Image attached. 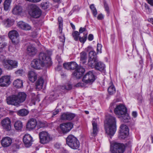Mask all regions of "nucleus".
<instances>
[{
	"label": "nucleus",
	"mask_w": 153,
	"mask_h": 153,
	"mask_svg": "<svg viewBox=\"0 0 153 153\" xmlns=\"http://www.w3.org/2000/svg\"><path fill=\"white\" fill-rule=\"evenodd\" d=\"M52 62L50 57L46 54L41 53L39 55V59H34L31 62L32 67L36 69H40L42 67H48L51 65Z\"/></svg>",
	"instance_id": "nucleus-1"
},
{
	"label": "nucleus",
	"mask_w": 153,
	"mask_h": 153,
	"mask_svg": "<svg viewBox=\"0 0 153 153\" xmlns=\"http://www.w3.org/2000/svg\"><path fill=\"white\" fill-rule=\"evenodd\" d=\"M27 95L23 92H19L16 95H13L7 97V102L8 104L19 106L26 100Z\"/></svg>",
	"instance_id": "nucleus-2"
},
{
	"label": "nucleus",
	"mask_w": 153,
	"mask_h": 153,
	"mask_svg": "<svg viewBox=\"0 0 153 153\" xmlns=\"http://www.w3.org/2000/svg\"><path fill=\"white\" fill-rule=\"evenodd\" d=\"M105 128L106 133L113 136L116 130V120L115 117L110 116L105 122Z\"/></svg>",
	"instance_id": "nucleus-3"
},
{
	"label": "nucleus",
	"mask_w": 153,
	"mask_h": 153,
	"mask_svg": "<svg viewBox=\"0 0 153 153\" xmlns=\"http://www.w3.org/2000/svg\"><path fill=\"white\" fill-rule=\"evenodd\" d=\"M125 146L122 143L115 141L110 142V151L111 153H123Z\"/></svg>",
	"instance_id": "nucleus-4"
},
{
	"label": "nucleus",
	"mask_w": 153,
	"mask_h": 153,
	"mask_svg": "<svg viewBox=\"0 0 153 153\" xmlns=\"http://www.w3.org/2000/svg\"><path fill=\"white\" fill-rule=\"evenodd\" d=\"M67 144L71 148L75 149L79 148V143L77 139L72 135H69L66 139Z\"/></svg>",
	"instance_id": "nucleus-5"
},
{
	"label": "nucleus",
	"mask_w": 153,
	"mask_h": 153,
	"mask_svg": "<svg viewBox=\"0 0 153 153\" xmlns=\"http://www.w3.org/2000/svg\"><path fill=\"white\" fill-rule=\"evenodd\" d=\"M29 10L30 15L35 18H38L42 14V11L36 4H32L29 5Z\"/></svg>",
	"instance_id": "nucleus-6"
},
{
	"label": "nucleus",
	"mask_w": 153,
	"mask_h": 153,
	"mask_svg": "<svg viewBox=\"0 0 153 153\" xmlns=\"http://www.w3.org/2000/svg\"><path fill=\"white\" fill-rule=\"evenodd\" d=\"M40 142L43 144L49 143L52 139V137L47 132L42 131L39 134Z\"/></svg>",
	"instance_id": "nucleus-7"
},
{
	"label": "nucleus",
	"mask_w": 153,
	"mask_h": 153,
	"mask_svg": "<svg viewBox=\"0 0 153 153\" xmlns=\"http://www.w3.org/2000/svg\"><path fill=\"white\" fill-rule=\"evenodd\" d=\"M4 66L7 70H12L17 67L18 62L15 60H6L4 61Z\"/></svg>",
	"instance_id": "nucleus-8"
},
{
	"label": "nucleus",
	"mask_w": 153,
	"mask_h": 153,
	"mask_svg": "<svg viewBox=\"0 0 153 153\" xmlns=\"http://www.w3.org/2000/svg\"><path fill=\"white\" fill-rule=\"evenodd\" d=\"M95 80V76L93 72L91 71H89L84 76L82 80L86 83H90L93 82Z\"/></svg>",
	"instance_id": "nucleus-9"
},
{
	"label": "nucleus",
	"mask_w": 153,
	"mask_h": 153,
	"mask_svg": "<svg viewBox=\"0 0 153 153\" xmlns=\"http://www.w3.org/2000/svg\"><path fill=\"white\" fill-rule=\"evenodd\" d=\"M8 36L14 45L18 44L19 42L17 37L19 36L18 32L15 30L10 31L8 33Z\"/></svg>",
	"instance_id": "nucleus-10"
},
{
	"label": "nucleus",
	"mask_w": 153,
	"mask_h": 153,
	"mask_svg": "<svg viewBox=\"0 0 153 153\" xmlns=\"http://www.w3.org/2000/svg\"><path fill=\"white\" fill-rule=\"evenodd\" d=\"M60 128L63 133H66L70 131L73 128V125L71 122H68L61 124Z\"/></svg>",
	"instance_id": "nucleus-11"
},
{
	"label": "nucleus",
	"mask_w": 153,
	"mask_h": 153,
	"mask_svg": "<svg viewBox=\"0 0 153 153\" xmlns=\"http://www.w3.org/2000/svg\"><path fill=\"white\" fill-rule=\"evenodd\" d=\"M126 112H127V108L124 105L122 104L117 105L114 110V112L115 114L120 116L124 114Z\"/></svg>",
	"instance_id": "nucleus-12"
},
{
	"label": "nucleus",
	"mask_w": 153,
	"mask_h": 153,
	"mask_svg": "<svg viewBox=\"0 0 153 153\" xmlns=\"http://www.w3.org/2000/svg\"><path fill=\"white\" fill-rule=\"evenodd\" d=\"M10 76L7 75L2 76L0 78V86L2 87H7L10 83Z\"/></svg>",
	"instance_id": "nucleus-13"
},
{
	"label": "nucleus",
	"mask_w": 153,
	"mask_h": 153,
	"mask_svg": "<svg viewBox=\"0 0 153 153\" xmlns=\"http://www.w3.org/2000/svg\"><path fill=\"white\" fill-rule=\"evenodd\" d=\"M12 142V139L9 137H4L1 140V145L4 148L10 146Z\"/></svg>",
	"instance_id": "nucleus-14"
},
{
	"label": "nucleus",
	"mask_w": 153,
	"mask_h": 153,
	"mask_svg": "<svg viewBox=\"0 0 153 153\" xmlns=\"http://www.w3.org/2000/svg\"><path fill=\"white\" fill-rule=\"evenodd\" d=\"M11 121L8 118H6L1 121L2 126L4 129L6 131H10L11 129Z\"/></svg>",
	"instance_id": "nucleus-15"
},
{
	"label": "nucleus",
	"mask_w": 153,
	"mask_h": 153,
	"mask_svg": "<svg viewBox=\"0 0 153 153\" xmlns=\"http://www.w3.org/2000/svg\"><path fill=\"white\" fill-rule=\"evenodd\" d=\"M120 136L121 138L124 139L128 135L129 129L128 127L125 125H122L120 126Z\"/></svg>",
	"instance_id": "nucleus-16"
},
{
	"label": "nucleus",
	"mask_w": 153,
	"mask_h": 153,
	"mask_svg": "<svg viewBox=\"0 0 153 153\" xmlns=\"http://www.w3.org/2000/svg\"><path fill=\"white\" fill-rule=\"evenodd\" d=\"M76 116V114L72 113H63L61 116V119L63 120H71Z\"/></svg>",
	"instance_id": "nucleus-17"
},
{
	"label": "nucleus",
	"mask_w": 153,
	"mask_h": 153,
	"mask_svg": "<svg viewBox=\"0 0 153 153\" xmlns=\"http://www.w3.org/2000/svg\"><path fill=\"white\" fill-rule=\"evenodd\" d=\"M85 71V69L82 67H79L75 70L73 75L77 79H79Z\"/></svg>",
	"instance_id": "nucleus-18"
},
{
	"label": "nucleus",
	"mask_w": 153,
	"mask_h": 153,
	"mask_svg": "<svg viewBox=\"0 0 153 153\" xmlns=\"http://www.w3.org/2000/svg\"><path fill=\"white\" fill-rule=\"evenodd\" d=\"M105 64L101 62H97L95 63V68L100 71H104L105 69Z\"/></svg>",
	"instance_id": "nucleus-19"
},
{
	"label": "nucleus",
	"mask_w": 153,
	"mask_h": 153,
	"mask_svg": "<svg viewBox=\"0 0 153 153\" xmlns=\"http://www.w3.org/2000/svg\"><path fill=\"white\" fill-rule=\"evenodd\" d=\"M18 27L23 30H29L28 25L22 21L19 22L17 24Z\"/></svg>",
	"instance_id": "nucleus-20"
},
{
	"label": "nucleus",
	"mask_w": 153,
	"mask_h": 153,
	"mask_svg": "<svg viewBox=\"0 0 153 153\" xmlns=\"http://www.w3.org/2000/svg\"><path fill=\"white\" fill-rule=\"evenodd\" d=\"M22 7L19 5L15 6L12 10V13L14 15H19L22 12Z\"/></svg>",
	"instance_id": "nucleus-21"
},
{
	"label": "nucleus",
	"mask_w": 153,
	"mask_h": 153,
	"mask_svg": "<svg viewBox=\"0 0 153 153\" xmlns=\"http://www.w3.org/2000/svg\"><path fill=\"white\" fill-rule=\"evenodd\" d=\"M44 81L43 79L40 78L39 79L36 83V88L38 90L41 89L43 86Z\"/></svg>",
	"instance_id": "nucleus-22"
},
{
	"label": "nucleus",
	"mask_w": 153,
	"mask_h": 153,
	"mask_svg": "<svg viewBox=\"0 0 153 153\" xmlns=\"http://www.w3.org/2000/svg\"><path fill=\"white\" fill-rule=\"evenodd\" d=\"M93 126L92 132L91 133L92 136L95 137L97 135L98 131V128L97 127V123L94 121H93L92 123Z\"/></svg>",
	"instance_id": "nucleus-23"
},
{
	"label": "nucleus",
	"mask_w": 153,
	"mask_h": 153,
	"mask_svg": "<svg viewBox=\"0 0 153 153\" xmlns=\"http://www.w3.org/2000/svg\"><path fill=\"white\" fill-rule=\"evenodd\" d=\"M2 22L3 24L6 27H9L13 25L14 22L13 20L9 19H5Z\"/></svg>",
	"instance_id": "nucleus-24"
},
{
	"label": "nucleus",
	"mask_w": 153,
	"mask_h": 153,
	"mask_svg": "<svg viewBox=\"0 0 153 153\" xmlns=\"http://www.w3.org/2000/svg\"><path fill=\"white\" fill-rule=\"evenodd\" d=\"M61 90L64 91L70 90L72 88V85L70 84L61 85L60 86Z\"/></svg>",
	"instance_id": "nucleus-25"
},
{
	"label": "nucleus",
	"mask_w": 153,
	"mask_h": 153,
	"mask_svg": "<svg viewBox=\"0 0 153 153\" xmlns=\"http://www.w3.org/2000/svg\"><path fill=\"white\" fill-rule=\"evenodd\" d=\"M37 78L36 74L34 72L31 71L29 72V81L33 82L36 81Z\"/></svg>",
	"instance_id": "nucleus-26"
},
{
	"label": "nucleus",
	"mask_w": 153,
	"mask_h": 153,
	"mask_svg": "<svg viewBox=\"0 0 153 153\" xmlns=\"http://www.w3.org/2000/svg\"><path fill=\"white\" fill-rule=\"evenodd\" d=\"M14 126L16 130L21 131L23 127L22 123L20 121L17 120L14 123Z\"/></svg>",
	"instance_id": "nucleus-27"
},
{
	"label": "nucleus",
	"mask_w": 153,
	"mask_h": 153,
	"mask_svg": "<svg viewBox=\"0 0 153 153\" xmlns=\"http://www.w3.org/2000/svg\"><path fill=\"white\" fill-rule=\"evenodd\" d=\"M23 82L20 79H18L15 80L13 82V85L16 88H21L23 86Z\"/></svg>",
	"instance_id": "nucleus-28"
},
{
	"label": "nucleus",
	"mask_w": 153,
	"mask_h": 153,
	"mask_svg": "<svg viewBox=\"0 0 153 153\" xmlns=\"http://www.w3.org/2000/svg\"><path fill=\"white\" fill-rule=\"evenodd\" d=\"M37 125L36 120L34 119H31L29 120V130L34 129Z\"/></svg>",
	"instance_id": "nucleus-29"
},
{
	"label": "nucleus",
	"mask_w": 153,
	"mask_h": 153,
	"mask_svg": "<svg viewBox=\"0 0 153 153\" xmlns=\"http://www.w3.org/2000/svg\"><path fill=\"white\" fill-rule=\"evenodd\" d=\"M110 84V85L109 86L108 89V93L110 95H113L115 93L116 90L114 85L111 82Z\"/></svg>",
	"instance_id": "nucleus-30"
},
{
	"label": "nucleus",
	"mask_w": 153,
	"mask_h": 153,
	"mask_svg": "<svg viewBox=\"0 0 153 153\" xmlns=\"http://www.w3.org/2000/svg\"><path fill=\"white\" fill-rule=\"evenodd\" d=\"M119 117L120 118L121 120L124 122H128V120L130 119V117L128 114L127 113V112L124 114L121 115Z\"/></svg>",
	"instance_id": "nucleus-31"
},
{
	"label": "nucleus",
	"mask_w": 153,
	"mask_h": 153,
	"mask_svg": "<svg viewBox=\"0 0 153 153\" xmlns=\"http://www.w3.org/2000/svg\"><path fill=\"white\" fill-rule=\"evenodd\" d=\"M97 62V59H89L88 64L89 66L93 68L94 67L95 68V63Z\"/></svg>",
	"instance_id": "nucleus-32"
},
{
	"label": "nucleus",
	"mask_w": 153,
	"mask_h": 153,
	"mask_svg": "<svg viewBox=\"0 0 153 153\" xmlns=\"http://www.w3.org/2000/svg\"><path fill=\"white\" fill-rule=\"evenodd\" d=\"M87 58L86 54L85 52H82L80 53V61L82 64H84L86 63Z\"/></svg>",
	"instance_id": "nucleus-33"
},
{
	"label": "nucleus",
	"mask_w": 153,
	"mask_h": 153,
	"mask_svg": "<svg viewBox=\"0 0 153 153\" xmlns=\"http://www.w3.org/2000/svg\"><path fill=\"white\" fill-rule=\"evenodd\" d=\"M29 134H25L23 138V142L25 146L27 147H29Z\"/></svg>",
	"instance_id": "nucleus-34"
},
{
	"label": "nucleus",
	"mask_w": 153,
	"mask_h": 153,
	"mask_svg": "<svg viewBox=\"0 0 153 153\" xmlns=\"http://www.w3.org/2000/svg\"><path fill=\"white\" fill-rule=\"evenodd\" d=\"M37 52V50L34 47L29 48V56H33L35 55Z\"/></svg>",
	"instance_id": "nucleus-35"
},
{
	"label": "nucleus",
	"mask_w": 153,
	"mask_h": 153,
	"mask_svg": "<svg viewBox=\"0 0 153 153\" xmlns=\"http://www.w3.org/2000/svg\"><path fill=\"white\" fill-rule=\"evenodd\" d=\"M17 114L20 116H25L27 114L28 111L26 109H23L18 111H17Z\"/></svg>",
	"instance_id": "nucleus-36"
},
{
	"label": "nucleus",
	"mask_w": 153,
	"mask_h": 153,
	"mask_svg": "<svg viewBox=\"0 0 153 153\" xmlns=\"http://www.w3.org/2000/svg\"><path fill=\"white\" fill-rule=\"evenodd\" d=\"M90 7L91 10L94 16V17H96L97 13V10L94 6V4H91L90 6Z\"/></svg>",
	"instance_id": "nucleus-37"
},
{
	"label": "nucleus",
	"mask_w": 153,
	"mask_h": 153,
	"mask_svg": "<svg viewBox=\"0 0 153 153\" xmlns=\"http://www.w3.org/2000/svg\"><path fill=\"white\" fill-rule=\"evenodd\" d=\"M89 59H97L96 56V53L94 51H91L89 52Z\"/></svg>",
	"instance_id": "nucleus-38"
},
{
	"label": "nucleus",
	"mask_w": 153,
	"mask_h": 153,
	"mask_svg": "<svg viewBox=\"0 0 153 153\" xmlns=\"http://www.w3.org/2000/svg\"><path fill=\"white\" fill-rule=\"evenodd\" d=\"M79 66L77 65L76 63L74 62H70V70H73L74 69H76Z\"/></svg>",
	"instance_id": "nucleus-39"
},
{
	"label": "nucleus",
	"mask_w": 153,
	"mask_h": 153,
	"mask_svg": "<svg viewBox=\"0 0 153 153\" xmlns=\"http://www.w3.org/2000/svg\"><path fill=\"white\" fill-rule=\"evenodd\" d=\"M25 71L22 69H19L15 72V74L17 76H22L24 74Z\"/></svg>",
	"instance_id": "nucleus-40"
},
{
	"label": "nucleus",
	"mask_w": 153,
	"mask_h": 153,
	"mask_svg": "<svg viewBox=\"0 0 153 153\" xmlns=\"http://www.w3.org/2000/svg\"><path fill=\"white\" fill-rule=\"evenodd\" d=\"M79 34L78 32L77 31H74L72 33V35L75 41H77L78 40V37Z\"/></svg>",
	"instance_id": "nucleus-41"
},
{
	"label": "nucleus",
	"mask_w": 153,
	"mask_h": 153,
	"mask_svg": "<svg viewBox=\"0 0 153 153\" xmlns=\"http://www.w3.org/2000/svg\"><path fill=\"white\" fill-rule=\"evenodd\" d=\"M11 2H9L8 1H4V8L5 10H8Z\"/></svg>",
	"instance_id": "nucleus-42"
},
{
	"label": "nucleus",
	"mask_w": 153,
	"mask_h": 153,
	"mask_svg": "<svg viewBox=\"0 0 153 153\" xmlns=\"http://www.w3.org/2000/svg\"><path fill=\"white\" fill-rule=\"evenodd\" d=\"M41 6L42 8L44 10L46 9L49 7L48 4L46 2H42L41 3Z\"/></svg>",
	"instance_id": "nucleus-43"
},
{
	"label": "nucleus",
	"mask_w": 153,
	"mask_h": 153,
	"mask_svg": "<svg viewBox=\"0 0 153 153\" xmlns=\"http://www.w3.org/2000/svg\"><path fill=\"white\" fill-rule=\"evenodd\" d=\"M58 21L59 27L60 29H62L63 26V20L62 17H59L58 18Z\"/></svg>",
	"instance_id": "nucleus-44"
},
{
	"label": "nucleus",
	"mask_w": 153,
	"mask_h": 153,
	"mask_svg": "<svg viewBox=\"0 0 153 153\" xmlns=\"http://www.w3.org/2000/svg\"><path fill=\"white\" fill-rule=\"evenodd\" d=\"M104 7L105 10L107 12V16H109V8L108 5L106 2L104 3Z\"/></svg>",
	"instance_id": "nucleus-45"
},
{
	"label": "nucleus",
	"mask_w": 153,
	"mask_h": 153,
	"mask_svg": "<svg viewBox=\"0 0 153 153\" xmlns=\"http://www.w3.org/2000/svg\"><path fill=\"white\" fill-rule=\"evenodd\" d=\"M87 36V34H85L84 37H80L79 38V41H80V42H81L84 43L86 40Z\"/></svg>",
	"instance_id": "nucleus-46"
},
{
	"label": "nucleus",
	"mask_w": 153,
	"mask_h": 153,
	"mask_svg": "<svg viewBox=\"0 0 153 153\" xmlns=\"http://www.w3.org/2000/svg\"><path fill=\"white\" fill-rule=\"evenodd\" d=\"M64 68L68 70H70V62H67L64 63L63 65Z\"/></svg>",
	"instance_id": "nucleus-47"
},
{
	"label": "nucleus",
	"mask_w": 153,
	"mask_h": 153,
	"mask_svg": "<svg viewBox=\"0 0 153 153\" xmlns=\"http://www.w3.org/2000/svg\"><path fill=\"white\" fill-rule=\"evenodd\" d=\"M7 45V44L5 43H2V39L0 37V49L2 48Z\"/></svg>",
	"instance_id": "nucleus-48"
},
{
	"label": "nucleus",
	"mask_w": 153,
	"mask_h": 153,
	"mask_svg": "<svg viewBox=\"0 0 153 153\" xmlns=\"http://www.w3.org/2000/svg\"><path fill=\"white\" fill-rule=\"evenodd\" d=\"M102 45L98 43L97 45V53H98L99 52L101 53V48H102Z\"/></svg>",
	"instance_id": "nucleus-49"
},
{
	"label": "nucleus",
	"mask_w": 153,
	"mask_h": 153,
	"mask_svg": "<svg viewBox=\"0 0 153 153\" xmlns=\"http://www.w3.org/2000/svg\"><path fill=\"white\" fill-rule=\"evenodd\" d=\"M59 112V110L58 109H55L54 111H53L52 113V117H53L57 114Z\"/></svg>",
	"instance_id": "nucleus-50"
},
{
	"label": "nucleus",
	"mask_w": 153,
	"mask_h": 153,
	"mask_svg": "<svg viewBox=\"0 0 153 153\" xmlns=\"http://www.w3.org/2000/svg\"><path fill=\"white\" fill-rule=\"evenodd\" d=\"M104 16L101 13L99 14L97 17V19L98 20H102Z\"/></svg>",
	"instance_id": "nucleus-51"
},
{
	"label": "nucleus",
	"mask_w": 153,
	"mask_h": 153,
	"mask_svg": "<svg viewBox=\"0 0 153 153\" xmlns=\"http://www.w3.org/2000/svg\"><path fill=\"white\" fill-rule=\"evenodd\" d=\"M37 35V33L36 32H33L31 34V36L33 38H36Z\"/></svg>",
	"instance_id": "nucleus-52"
},
{
	"label": "nucleus",
	"mask_w": 153,
	"mask_h": 153,
	"mask_svg": "<svg viewBox=\"0 0 153 153\" xmlns=\"http://www.w3.org/2000/svg\"><path fill=\"white\" fill-rule=\"evenodd\" d=\"M94 36L92 34H90L89 35L88 39L89 41H92L93 39Z\"/></svg>",
	"instance_id": "nucleus-53"
},
{
	"label": "nucleus",
	"mask_w": 153,
	"mask_h": 153,
	"mask_svg": "<svg viewBox=\"0 0 153 153\" xmlns=\"http://www.w3.org/2000/svg\"><path fill=\"white\" fill-rule=\"evenodd\" d=\"M83 86V84L81 82H79L77 83L76 85V87H82Z\"/></svg>",
	"instance_id": "nucleus-54"
},
{
	"label": "nucleus",
	"mask_w": 153,
	"mask_h": 153,
	"mask_svg": "<svg viewBox=\"0 0 153 153\" xmlns=\"http://www.w3.org/2000/svg\"><path fill=\"white\" fill-rule=\"evenodd\" d=\"M86 30V29L85 28L80 27L79 30V32L80 33H82Z\"/></svg>",
	"instance_id": "nucleus-55"
},
{
	"label": "nucleus",
	"mask_w": 153,
	"mask_h": 153,
	"mask_svg": "<svg viewBox=\"0 0 153 153\" xmlns=\"http://www.w3.org/2000/svg\"><path fill=\"white\" fill-rule=\"evenodd\" d=\"M59 37L60 41L63 43H64L65 41V37L64 36H62V37L60 36Z\"/></svg>",
	"instance_id": "nucleus-56"
},
{
	"label": "nucleus",
	"mask_w": 153,
	"mask_h": 153,
	"mask_svg": "<svg viewBox=\"0 0 153 153\" xmlns=\"http://www.w3.org/2000/svg\"><path fill=\"white\" fill-rule=\"evenodd\" d=\"M148 3L151 5H153V0H146Z\"/></svg>",
	"instance_id": "nucleus-57"
},
{
	"label": "nucleus",
	"mask_w": 153,
	"mask_h": 153,
	"mask_svg": "<svg viewBox=\"0 0 153 153\" xmlns=\"http://www.w3.org/2000/svg\"><path fill=\"white\" fill-rule=\"evenodd\" d=\"M132 115L134 117H136L137 116V113L136 111H133L132 113Z\"/></svg>",
	"instance_id": "nucleus-58"
},
{
	"label": "nucleus",
	"mask_w": 153,
	"mask_h": 153,
	"mask_svg": "<svg viewBox=\"0 0 153 153\" xmlns=\"http://www.w3.org/2000/svg\"><path fill=\"white\" fill-rule=\"evenodd\" d=\"M29 139L30 140V142L29 141V146H30V144L31 143L33 142V140L32 137L29 135Z\"/></svg>",
	"instance_id": "nucleus-59"
},
{
	"label": "nucleus",
	"mask_w": 153,
	"mask_h": 153,
	"mask_svg": "<svg viewBox=\"0 0 153 153\" xmlns=\"http://www.w3.org/2000/svg\"><path fill=\"white\" fill-rule=\"evenodd\" d=\"M54 146H55V147L57 149H59L60 147V145L59 144H58V143L56 144H55V145H54Z\"/></svg>",
	"instance_id": "nucleus-60"
},
{
	"label": "nucleus",
	"mask_w": 153,
	"mask_h": 153,
	"mask_svg": "<svg viewBox=\"0 0 153 153\" xmlns=\"http://www.w3.org/2000/svg\"><path fill=\"white\" fill-rule=\"evenodd\" d=\"M41 0H29V1H31L34 2H39Z\"/></svg>",
	"instance_id": "nucleus-61"
},
{
	"label": "nucleus",
	"mask_w": 153,
	"mask_h": 153,
	"mask_svg": "<svg viewBox=\"0 0 153 153\" xmlns=\"http://www.w3.org/2000/svg\"><path fill=\"white\" fill-rule=\"evenodd\" d=\"M26 12L27 13H29V8H28V4H27V7H26V10H25Z\"/></svg>",
	"instance_id": "nucleus-62"
},
{
	"label": "nucleus",
	"mask_w": 153,
	"mask_h": 153,
	"mask_svg": "<svg viewBox=\"0 0 153 153\" xmlns=\"http://www.w3.org/2000/svg\"><path fill=\"white\" fill-rule=\"evenodd\" d=\"M73 29H75V26L71 23H70Z\"/></svg>",
	"instance_id": "nucleus-63"
},
{
	"label": "nucleus",
	"mask_w": 153,
	"mask_h": 153,
	"mask_svg": "<svg viewBox=\"0 0 153 153\" xmlns=\"http://www.w3.org/2000/svg\"><path fill=\"white\" fill-rule=\"evenodd\" d=\"M149 21L152 24H153V18H150L149 19Z\"/></svg>",
	"instance_id": "nucleus-64"
}]
</instances>
